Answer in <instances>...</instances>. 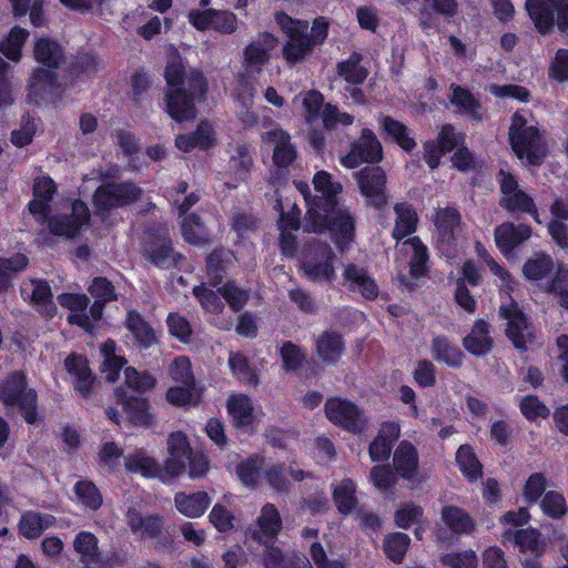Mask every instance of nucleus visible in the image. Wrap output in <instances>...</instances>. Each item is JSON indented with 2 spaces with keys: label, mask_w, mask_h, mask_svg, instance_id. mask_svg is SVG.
Segmentation results:
<instances>
[{
  "label": "nucleus",
  "mask_w": 568,
  "mask_h": 568,
  "mask_svg": "<svg viewBox=\"0 0 568 568\" xmlns=\"http://www.w3.org/2000/svg\"><path fill=\"white\" fill-rule=\"evenodd\" d=\"M442 520L455 534H471L476 524L467 511L456 506L442 509Z\"/></svg>",
  "instance_id": "40"
},
{
  "label": "nucleus",
  "mask_w": 568,
  "mask_h": 568,
  "mask_svg": "<svg viewBox=\"0 0 568 568\" xmlns=\"http://www.w3.org/2000/svg\"><path fill=\"white\" fill-rule=\"evenodd\" d=\"M500 204L509 212L528 213L537 223H541L534 199L523 190H518L511 195H507V197H501Z\"/></svg>",
  "instance_id": "43"
},
{
  "label": "nucleus",
  "mask_w": 568,
  "mask_h": 568,
  "mask_svg": "<svg viewBox=\"0 0 568 568\" xmlns=\"http://www.w3.org/2000/svg\"><path fill=\"white\" fill-rule=\"evenodd\" d=\"M325 414L332 423L354 435L365 434L371 426L369 419L356 404L339 397L326 400Z\"/></svg>",
  "instance_id": "5"
},
{
  "label": "nucleus",
  "mask_w": 568,
  "mask_h": 568,
  "mask_svg": "<svg viewBox=\"0 0 568 568\" xmlns=\"http://www.w3.org/2000/svg\"><path fill=\"white\" fill-rule=\"evenodd\" d=\"M199 95V89L187 90L179 88L166 93V112L176 121H184L195 116L194 99Z\"/></svg>",
  "instance_id": "20"
},
{
  "label": "nucleus",
  "mask_w": 568,
  "mask_h": 568,
  "mask_svg": "<svg viewBox=\"0 0 568 568\" xmlns=\"http://www.w3.org/2000/svg\"><path fill=\"white\" fill-rule=\"evenodd\" d=\"M36 60L48 68H59L63 61L61 47L50 39H40L34 45Z\"/></svg>",
  "instance_id": "45"
},
{
  "label": "nucleus",
  "mask_w": 568,
  "mask_h": 568,
  "mask_svg": "<svg viewBox=\"0 0 568 568\" xmlns=\"http://www.w3.org/2000/svg\"><path fill=\"white\" fill-rule=\"evenodd\" d=\"M263 139L274 144L273 160L277 166L285 168L294 161L296 156L295 149L290 142V135L283 130L268 131Z\"/></svg>",
  "instance_id": "34"
},
{
  "label": "nucleus",
  "mask_w": 568,
  "mask_h": 568,
  "mask_svg": "<svg viewBox=\"0 0 568 568\" xmlns=\"http://www.w3.org/2000/svg\"><path fill=\"white\" fill-rule=\"evenodd\" d=\"M433 223L438 250L444 254H449L456 232L460 226L459 212L450 206L438 207L433 216Z\"/></svg>",
  "instance_id": "14"
},
{
  "label": "nucleus",
  "mask_w": 568,
  "mask_h": 568,
  "mask_svg": "<svg viewBox=\"0 0 568 568\" xmlns=\"http://www.w3.org/2000/svg\"><path fill=\"white\" fill-rule=\"evenodd\" d=\"M526 9L539 32H547L555 22L561 31L568 30L567 0H527Z\"/></svg>",
  "instance_id": "7"
},
{
  "label": "nucleus",
  "mask_w": 568,
  "mask_h": 568,
  "mask_svg": "<svg viewBox=\"0 0 568 568\" xmlns=\"http://www.w3.org/2000/svg\"><path fill=\"white\" fill-rule=\"evenodd\" d=\"M169 374L173 381L182 384L183 386H194L191 362L185 356H179L171 363Z\"/></svg>",
  "instance_id": "63"
},
{
  "label": "nucleus",
  "mask_w": 568,
  "mask_h": 568,
  "mask_svg": "<svg viewBox=\"0 0 568 568\" xmlns=\"http://www.w3.org/2000/svg\"><path fill=\"white\" fill-rule=\"evenodd\" d=\"M333 498L341 513H351L356 506L355 484L351 479H343L335 484Z\"/></svg>",
  "instance_id": "52"
},
{
  "label": "nucleus",
  "mask_w": 568,
  "mask_h": 568,
  "mask_svg": "<svg viewBox=\"0 0 568 568\" xmlns=\"http://www.w3.org/2000/svg\"><path fill=\"white\" fill-rule=\"evenodd\" d=\"M145 253L153 264L162 268L180 266L183 260V256L173 250L166 232L161 233L154 241L149 242Z\"/></svg>",
  "instance_id": "21"
},
{
  "label": "nucleus",
  "mask_w": 568,
  "mask_h": 568,
  "mask_svg": "<svg viewBox=\"0 0 568 568\" xmlns=\"http://www.w3.org/2000/svg\"><path fill=\"white\" fill-rule=\"evenodd\" d=\"M126 521L132 532L141 538H156L163 529V517L158 515L142 517L132 508L126 513Z\"/></svg>",
  "instance_id": "33"
},
{
  "label": "nucleus",
  "mask_w": 568,
  "mask_h": 568,
  "mask_svg": "<svg viewBox=\"0 0 568 568\" xmlns=\"http://www.w3.org/2000/svg\"><path fill=\"white\" fill-rule=\"evenodd\" d=\"M64 365L72 377L74 389L82 397H88L94 382L88 361L80 355L71 354L65 358Z\"/></svg>",
  "instance_id": "28"
},
{
  "label": "nucleus",
  "mask_w": 568,
  "mask_h": 568,
  "mask_svg": "<svg viewBox=\"0 0 568 568\" xmlns=\"http://www.w3.org/2000/svg\"><path fill=\"white\" fill-rule=\"evenodd\" d=\"M73 548L84 568H106L103 554L98 546V538L90 531H80L74 540Z\"/></svg>",
  "instance_id": "24"
},
{
  "label": "nucleus",
  "mask_w": 568,
  "mask_h": 568,
  "mask_svg": "<svg viewBox=\"0 0 568 568\" xmlns=\"http://www.w3.org/2000/svg\"><path fill=\"white\" fill-rule=\"evenodd\" d=\"M394 210L396 213V222L393 236L396 240H402L415 232L417 215L412 206L406 203L396 204Z\"/></svg>",
  "instance_id": "46"
},
{
  "label": "nucleus",
  "mask_w": 568,
  "mask_h": 568,
  "mask_svg": "<svg viewBox=\"0 0 568 568\" xmlns=\"http://www.w3.org/2000/svg\"><path fill=\"white\" fill-rule=\"evenodd\" d=\"M266 568H313L304 556H295L294 562H288L277 548H268L265 555Z\"/></svg>",
  "instance_id": "60"
},
{
  "label": "nucleus",
  "mask_w": 568,
  "mask_h": 568,
  "mask_svg": "<svg viewBox=\"0 0 568 568\" xmlns=\"http://www.w3.org/2000/svg\"><path fill=\"white\" fill-rule=\"evenodd\" d=\"M78 500L90 509H98L102 505V496L97 486L89 480H80L74 486Z\"/></svg>",
  "instance_id": "59"
},
{
  "label": "nucleus",
  "mask_w": 568,
  "mask_h": 568,
  "mask_svg": "<svg viewBox=\"0 0 568 568\" xmlns=\"http://www.w3.org/2000/svg\"><path fill=\"white\" fill-rule=\"evenodd\" d=\"M382 131L393 139L403 150L410 151L416 146L414 138L406 125L389 116L382 115L378 119Z\"/></svg>",
  "instance_id": "41"
},
{
  "label": "nucleus",
  "mask_w": 568,
  "mask_h": 568,
  "mask_svg": "<svg viewBox=\"0 0 568 568\" xmlns=\"http://www.w3.org/2000/svg\"><path fill=\"white\" fill-rule=\"evenodd\" d=\"M275 19L280 28L288 37V41L283 49L285 59L290 62L303 60L314 48L307 36V22L294 20L284 12H278Z\"/></svg>",
  "instance_id": "6"
},
{
  "label": "nucleus",
  "mask_w": 568,
  "mask_h": 568,
  "mask_svg": "<svg viewBox=\"0 0 568 568\" xmlns=\"http://www.w3.org/2000/svg\"><path fill=\"white\" fill-rule=\"evenodd\" d=\"M181 230L185 241L194 245L204 244L210 239L206 227L195 214H190L183 219Z\"/></svg>",
  "instance_id": "51"
},
{
  "label": "nucleus",
  "mask_w": 568,
  "mask_h": 568,
  "mask_svg": "<svg viewBox=\"0 0 568 568\" xmlns=\"http://www.w3.org/2000/svg\"><path fill=\"white\" fill-rule=\"evenodd\" d=\"M0 402L7 407H18L29 424L36 422L37 394L27 386L23 373L14 372L0 382Z\"/></svg>",
  "instance_id": "3"
},
{
  "label": "nucleus",
  "mask_w": 568,
  "mask_h": 568,
  "mask_svg": "<svg viewBox=\"0 0 568 568\" xmlns=\"http://www.w3.org/2000/svg\"><path fill=\"white\" fill-rule=\"evenodd\" d=\"M356 180L362 194L368 204L376 209H381L387 202L385 192L386 175L381 168H366L358 171Z\"/></svg>",
  "instance_id": "15"
},
{
  "label": "nucleus",
  "mask_w": 568,
  "mask_h": 568,
  "mask_svg": "<svg viewBox=\"0 0 568 568\" xmlns=\"http://www.w3.org/2000/svg\"><path fill=\"white\" fill-rule=\"evenodd\" d=\"M168 452L169 457L163 466L164 475L178 477L184 473L186 460L190 459L193 454L187 436L180 430L170 434L168 438Z\"/></svg>",
  "instance_id": "16"
},
{
  "label": "nucleus",
  "mask_w": 568,
  "mask_h": 568,
  "mask_svg": "<svg viewBox=\"0 0 568 568\" xmlns=\"http://www.w3.org/2000/svg\"><path fill=\"white\" fill-rule=\"evenodd\" d=\"M125 467L129 471L139 473L144 477H159L163 480L170 477L164 475L163 467L143 450L126 456Z\"/></svg>",
  "instance_id": "38"
},
{
  "label": "nucleus",
  "mask_w": 568,
  "mask_h": 568,
  "mask_svg": "<svg viewBox=\"0 0 568 568\" xmlns=\"http://www.w3.org/2000/svg\"><path fill=\"white\" fill-rule=\"evenodd\" d=\"M397 252L408 258L409 273L413 277L418 278L425 273L428 253L418 237L397 244Z\"/></svg>",
  "instance_id": "29"
},
{
  "label": "nucleus",
  "mask_w": 568,
  "mask_h": 568,
  "mask_svg": "<svg viewBox=\"0 0 568 568\" xmlns=\"http://www.w3.org/2000/svg\"><path fill=\"white\" fill-rule=\"evenodd\" d=\"M29 37V32L20 27H13L6 40L0 41V52L9 60L18 62L21 59V49Z\"/></svg>",
  "instance_id": "50"
},
{
  "label": "nucleus",
  "mask_w": 568,
  "mask_h": 568,
  "mask_svg": "<svg viewBox=\"0 0 568 568\" xmlns=\"http://www.w3.org/2000/svg\"><path fill=\"white\" fill-rule=\"evenodd\" d=\"M383 158V148L371 129H363L357 141L351 145L349 152L339 159L346 169L358 168L363 163H376Z\"/></svg>",
  "instance_id": "9"
},
{
  "label": "nucleus",
  "mask_w": 568,
  "mask_h": 568,
  "mask_svg": "<svg viewBox=\"0 0 568 568\" xmlns=\"http://www.w3.org/2000/svg\"><path fill=\"white\" fill-rule=\"evenodd\" d=\"M432 354L437 362H443L452 367L460 366L464 358L460 349L445 337L434 338L432 344Z\"/></svg>",
  "instance_id": "47"
},
{
  "label": "nucleus",
  "mask_w": 568,
  "mask_h": 568,
  "mask_svg": "<svg viewBox=\"0 0 568 568\" xmlns=\"http://www.w3.org/2000/svg\"><path fill=\"white\" fill-rule=\"evenodd\" d=\"M344 285L351 292L358 293L367 300L378 295V286L368 272L353 263L347 264L343 272Z\"/></svg>",
  "instance_id": "22"
},
{
  "label": "nucleus",
  "mask_w": 568,
  "mask_h": 568,
  "mask_svg": "<svg viewBox=\"0 0 568 568\" xmlns=\"http://www.w3.org/2000/svg\"><path fill=\"white\" fill-rule=\"evenodd\" d=\"M207 276L212 286L221 284L227 264L231 262V253L225 250H216L207 257Z\"/></svg>",
  "instance_id": "53"
},
{
  "label": "nucleus",
  "mask_w": 568,
  "mask_h": 568,
  "mask_svg": "<svg viewBox=\"0 0 568 568\" xmlns=\"http://www.w3.org/2000/svg\"><path fill=\"white\" fill-rule=\"evenodd\" d=\"M54 517L38 511H26L22 514L18 528L19 532L27 539L38 538L47 528L53 525Z\"/></svg>",
  "instance_id": "37"
},
{
  "label": "nucleus",
  "mask_w": 568,
  "mask_h": 568,
  "mask_svg": "<svg viewBox=\"0 0 568 568\" xmlns=\"http://www.w3.org/2000/svg\"><path fill=\"white\" fill-rule=\"evenodd\" d=\"M540 509L551 519H561L568 511V505L562 494L549 490L540 499Z\"/></svg>",
  "instance_id": "56"
},
{
  "label": "nucleus",
  "mask_w": 568,
  "mask_h": 568,
  "mask_svg": "<svg viewBox=\"0 0 568 568\" xmlns=\"http://www.w3.org/2000/svg\"><path fill=\"white\" fill-rule=\"evenodd\" d=\"M89 292L95 298L89 313L94 322H99L103 314L104 304L116 300L114 287L105 277H95L89 286Z\"/></svg>",
  "instance_id": "35"
},
{
  "label": "nucleus",
  "mask_w": 568,
  "mask_h": 568,
  "mask_svg": "<svg viewBox=\"0 0 568 568\" xmlns=\"http://www.w3.org/2000/svg\"><path fill=\"white\" fill-rule=\"evenodd\" d=\"M410 538L404 532H392L384 539V551L394 562H402L408 549Z\"/></svg>",
  "instance_id": "57"
},
{
  "label": "nucleus",
  "mask_w": 568,
  "mask_h": 568,
  "mask_svg": "<svg viewBox=\"0 0 568 568\" xmlns=\"http://www.w3.org/2000/svg\"><path fill=\"white\" fill-rule=\"evenodd\" d=\"M516 546L521 552H529L536 558L542 556L547 549V541L536 528L519 529L514 534Z\"/></svg>",
  "instance_id": "39"
},
{
  "label": "nucleus",
  "mask_w": 568,
  "mask_h": 568,
  "mask_svg": "<svg viewBox=\"0 0 568 568\" xmlns=\"http://www.w3.org/2000/svg\"><path fill=\"white\" fill-rule=\"evenodd\" d=\"M551 267V257L546 254H538L525 263L523 272L528 280L538 281L545 277Z\"/></svg>",
  "instance_id": "62"
},
{
  "label": "nucleus",
  "mask_w": 568,
  "mask_h": 568,
  "mask_svg": "<svg viewBox=\"0 0 568 568\" xmlns=\"http://www.w3.org/2000/svg\"><path fill=\"white\" fill-rule=\"evenodd\" d=\"M301 210L294 203L287 212H282L278 227L281 231L280 244L286 255H293L296 251L294 231L300 227Z\"/></svg>",
  "instance_id": "31"
},
{
  "label": "nucleus",
  "mask_w": 568,
  "mask_h": 568,
  "mask_svg": "<svg viewBox=\"0 0 568 568\" xmlns=\"http://www.w3.org/2000/svg\"><path fill=\"white\" fill-rule=\"evenodd\" d=\"M456 462L464 476L473 481L481 476V465L475 456L471 447L460 446L456 453Z\"/></svg>",
  "instance_id": "54"
},
{
  "label": "nucleus",
  "mask_w": 568,
  "mask_h": 568,
  "mask_svg": "<svg viewBox=\"0 0 568 568\" xmlns=\"http://www.w3.org/2000/svg\"><path fill=\"white\" fill-rule=\"evenodd\" d=\"M316 195L311 196L305 182H295L307 205L304 229L307 232L321 233L329 230L336 244L344 248L355 233V221L348 210L337 206V195L343 187L326 171H318L313 178Z\"/></svg>",
  "instance_id": "1"
},
{
  "label": "nucleus",
  "mask_w": 568,
  "mask_h": 568,
  "mask_svg": "<svg viewBox=\"0 0 568 568\" xmlns=\"http://www.w3.org/2000/svg\"><path fill=\"white\" fill-rule=\"evenodd\" d=\"M165 79L170 87L181 84L187 90L199 89L200 98H203L206 92L207 83L203 74L196 70H190L186 73L179 55L170 58L165 69Z\"/></svg>",
  "instance_id": "18"
},
{
  "label": "nucleus",
  "mask_w": 568,
  "mask_h": 568,
  "mask_svg": "<svg viewBox=\"0 0 568 568\" xmlns=\"http://www.w3.org/2000/svg\"><path fill=\"white\" fill-rule=\"evenodd\" d=\"M450 101L455 106L459 108L460 112L467 114L471 119H483L484 113L481 106L468 90L459 85L453 87Z\"/></svg>",
  "instance_id": "48"
},
{
  "label": "nucleus",
  "mask_w": 568,
  "mask_h": 568,
  "mask_svg": "<svg viewBox=\"0 0 568 568\" xmlns=\"http://www.w3.org/2000/svg\"><path fill=\"white\" fill-rule=\"evenodd\" d=\"M211 499L205 491L194 494L176 493L174 504L176 509L189 518L201 517L209 507Z\"/></svg>",
  "instance_id": "36"
},
{
  "label": "nucleus",
  "mask_w": 568,
  "mask_h": 568,
  "mask_svg": "<svg viewBox=\"0 0 568 568\" xmlns=\"http://www.w3.org/2000/svg\"><path fill=\"white\" fill-rule=\"evenodd\" d=\"M465 135L456 133L449 124L444 125L438 135L437 142L430 141L424 145V158L427 164L435 169L438 166L440 158L447 152L453 151L459 144L464 143Z\"/></svg>",
  "instance_id": "19"
},
{
  "label": "nucleus",
  "mask_w": 568,
  "mask_h": 568,
  "mask_svg": "<svg viewBox=\"0 0 568 568\" xmlns=\"http://www.w3.org/2000/svg\"><path fill=\"white\" fill-rule=\"evenodd\" d=\"M118 404L122 405L130 423L135 426L150 427L154 424V416L150 412L149 402L141 397H128L122 388L115 390Z\"/></svg>",
  "instance_id": "23"
},
{
  "label": "nucleus",
  "mask_w": 568,
  "mask_h": 568,
  "mask_svg": "<svg viewBox=\"0 0 568 568\" xmlns=\"http://www.w3.org/2000/svg\"><path fill=\"white\" fill-rule=\"evenodd\" d=\"M509 140L515 154L525 165H537L546 156L545 142L528 111L513 115Z\"/></svg>",
  "instance_id": "2"
},
{
  "label": "nucleus",
  "mask_w": 568,
  "mask_h": 568,
  "mask_svg": "<svg viewBox=\"0 0 568 568\" xmlns=\"http://www.w3.org/2000/svg\"><path fill=\"white\" fill-rule=\"evenodd\" d=\"M58 301L61 306L72 311L68 316V321L71 324H77L84 328L87 332H91L94 328V322L87 307L89 298L84 294H61L58 296Z\"/></svg>",
  "instance_id": "27"
},
{
  "label": "nucleus",
  "mask_w": 568,
  "mask_h": 568,
  "mask_svg": "<svg viewBox=\"0 0 568 568\" xmlns=\"http://www.w3.org/2000/svg\"><path fill=\"white\" fill-rule=\"evenodd\" d=\"M531 236V229L528 225L504 223L495 230V242L499 251L509 257L516 246Z\"/></svg>",
  "instance_id": "25"
},
{
  "label": "nucleus",
  "mask_w": 568,
  "mask_h": 568,
  "mask_svg": "<svg viewBox=\"0 0 568 568\" xmlns=\"http://www.w3.org/2000/svg\"><path fill=\"white\" fill-rule=\"evenodd\" d=\"M433 10L446 18H452L457 11L456 0H423L420 24L424 29L432 27V19L428 11Z\"/></svg>",
  "instance_id": "55"
},
{
  "label": "nucleus",
  "mask_w": 568,
  "mask_h": 568,
  "mask_svg": "<svg viewBox=\"0 0 568 568\" xmlns=\"http://www.w3.org/2000/svg\"><path fill=\"white\" fill-rule=\"evenodd\" d=\"M550 213L554 219L548 224V232L559 247L568 250V230L561 222L568 220V199H556Z\"/></svg>",
  "instance_id": "30"
},
{
  "label": "nucleus",
  "mask_w": 568,
  "mask_h": 568,
  "mask_svg": "<svg viewBox=\"0 0 568 568\" xmlns=\"http://www.w3.org/2000/svg\"><path fill=\"white\" fill-rule=\"evenodd\" d=\"M500 315L507 321V336L516 348L527 349L535 337V329L519 310L518 305L510 300L509 303L500 305Z\"/></svg>",
  "instance_id": "10"
},
{
  "label": "nucleus",
  "mask_w": 568,
  "mask_h": 568,
  "mask_svg": "<svg viewBox=\"0 0 568 568\" xmlns=\"http://www.w3.org/2000/svg\"><path fill=\"white\" fill-rule=\"evenodd\" d=\"M266 568H313L304 556H295L294 562H288L277 548H268L265 555Z\"/></svg>",
  "instance_id": "61"
},
{
  "label": "nucleus",
  "mask_w": 568,
  "mask_h": 568,
  "mask_svg": "<svg viewBox=\"0 0 568 568\" xmlns=\"http://www.w3.org/2000/svg\"><path fill=\"white\" fill-rule=\"evenodd\" d=\"M493 343L490 326L483 320L476 321L469 334L463 339L464 347L476 356L486 355L490 352Z\"/></svg>",
  "instance_id": "32"
},
{
  "label": "nucleus",
  "mask_w": 568,
  "mask_h": 568,
  "mask_svg": "<svg viewBox=\"0 0 568 568\" xmlns=\"http://www.w3.org/2000/svg\"><path fill=\"white\" fill-rule=\"evenodd\" d=\"M54 192V182L49 176L36 180L33 184V200L29 203V211L41 224L48 220L50 202Z\"/></svg>",
  "instance_id": "26"
},
{
  "label": "nucleus",
  "mask_w": 568,
  "mask_h": 568,
  "mask_svg": "<svg viewBox=\"0 0 568 568\" xmlns=\"http://www.w3.org/2000/svg\"><path fill=\"white\" fill-rule=\"evenodd\" d=\"M298 101L302 103V113L310 124L322 119L324 126L331 129L337 124L349 125L354 121L351 114L339 112L336 106L329 103L324 105V98L316 90H310L296 95L293 102L296 103Z\"/></svg>",
  "instance_id": "4"
},
{
  "label": "nucleus",
  "mask_w": 568,
  "mask_h": 568,
  "mask_svg": "<svg viewBox=\"0 0 568 568\" xmlns=\"http://www.w3.org/2000/svg\"><path fill=\"white\" fill-rule=\"evenodd\" d=\"M63 214L48 219L50 231L54 235L73 237L79 234L81 227L87 225L90 213L87 204L82 201L67 203Z\"/></svg>",
  "instance_id": "11"
},
{
  "label": "nucleus",
  "mask_w": 568,
  "mask_h": 568,
  "mask_svg": "<svg viewBox=\"0 0 568 568\" xmlns=\"http://www.w3.org/2000/svg\"><path fill=\"white\" fill-rule=\"evenodd\" d=\"M142 190L132 182L106 183L97 189L93 204L99 213L136 202Z\"/></svg>",
  "instance_id": "8"
},
{
  "label": "nucleus",
  "mask_w": 568,
  "mask_h": 568,
  "mask_svg": "<svg viewBox=\"0 0 568 568\" xmlns=\"http://www.w3.org/2000/svg\"><path fill=\"white\" fill-rule=\"evenodd\" d=\"M393 463L397 474L409 481L412 487H418L425 481L426 475L418 470L417 450L410 443L406 440L399 443L395 449Z\"/></svg>",
  "instance_id": "17"
},
{
  "label": "nucleus",
  "mask_w": 568,
  "mask_h": 568,
  "mask_svg": "<svg viewBox=\"0 0 568 568\" xmlns=\"http://www.w3.org/2000/svg\"><path fill=\"white\" fill-rule=\"evenodd\" d=\"M125 326L141 347H150L155 342L154 331L143 321L139 313L129 312Z\"/></svg>",
  "instance_id": "49"
},
{
  "label": "nucleus",
  "mask_w": 568,
  "mask_h": 568,
  "mask_svg": "<svg viewBox=\"0 0 568 568\" xmlns=\"http://www.w3.org/2000/svg\"><path fill=\"white\" fill-rule=\"evenodd\" d=\"M549 291L555 295L559 304L568 310V266L558 265Z\"/></svg>",
  "instance_id": "64"
},
{
  "label": "nucleus",
  "mask_w": 568,
  "mask_h": 568,
  "mask_svg": "<svg viewBox=\"0 0 568 568\" xmlns=\"http://www.w3.org/2000/svg\"><path fill=\"white\" fill-rule=\"evenodd\" d=\"M63 214L48 219L50 231L54 235L73 237L79 234L81 227L87 225L90 213L87 204L82 201L67 203Z\"/></svg>",
  "instance_id": "12"
},
{
  "label": "nucleus",
  "mask_w": 568,
  "mask_h": 568,
  "mask_svg": "<svg viewBox=\"0 0 568 568\" xmlns=\"http://www.w3.org/2000/svg\"><path fill=\"white\" fill-rule=\"evenodd\" d=\"M334 258L335 255L327 244L315 246L302 263L304 276L313 282H331L335 278Z\"/></svg>",
  "instance_id": "13"
},
{
  "label": "nucleus",
  "mask_w": 568,
  "mask_h": 568,
  "mask_svg": "<svg viewBox=\"0 0 568 568\" xmlns=\"http://www.w3.org/2000/svg\"><path fill=\"white\" fill-rule=\"evenodd\" d=\"M320 358L325 363H335L344 352L342 337L335 333H324L316 342Z\"/></svg>",
  "instance_id": "44"
},
{
  "label": "nucleus",
  "mask_w": 568,
  "mask_h": 568,
  "mask_svg": "<svg viewBox=\"0 0 568 568\" xmlns=\"http://www.w3.org/2000/svg\"><path fill=\"white\" fill-rule=\"evenodd\" d=\"M258 538H273L281 528V518L277 510L272 505H266L262 509L258 518Z\"/></svg>",
  "instance_id": "58"
},
{
  "label": "nucleus",
  "mask_w": 568,
  "mask_h": 568,
  "mask_svg": "<svg viewBox=\"0 0 568 568\" xmlns=\"http://www.w3.org/2000/svg\"><path fill=\"white\" fill-rule=\"evenodd\" d=\"M28 286H30L31 290L32 302L39 307V311L45 316L52 317L57 307L52 302V293L48 283L41 280H31L29 284H24V292L28 291Z\"/></svg>",
  "instance_id": "42"
}]
</instances>
